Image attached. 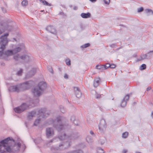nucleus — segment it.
Returning <instances> with one entry per match:
<instances>
[{"label":"nucleus","mask_w":153,"mask_h":153,"mask_svg":"<svg viewBox=\"0 0 153 153\" xmlns=\"http://www.w3.org/2000/svg\"><path fill=\"white\" fill-rule=\"evenodd\" d=\"M8 35V33H6L1 36L0 37V56L8 60L10 59V56L14 55L13 59L18 63L29 61L30 58L28 55L24 54L21 55L19 54H16L24 48L25 46L23 43L18 45H12L11 46L12 49L7 50L3 52L8 42L7 39Z\"/></svg>","instance_id":"1"},{"label":"nucleus","mask_w":153,"mask_h":153,"mask_svg":"<svg viewBox=\"0 0 153 153\" xmlns=\"http://www.w3.org/2000/svg\"><path fill=\"white\" fill-rule=\"evenodd\" d=\"M62 119L61 117H58L56 120H51L47 123L48 124H53L54 127L61 133V135L58 137L59 139L60 140H67L65 142H63L60 144L59 147H55V150H62L65 149L71 146L70 140L74 139L75 138L73 135L67 136L65 133L62 134V132L65 131L67 126L65 125H63L62 124L61 120Z\"/></svg>","instance_id":"2"},{"label":"nucleus","mask_w":153,"mask_h":153,"mask_svg":"<svg viewBox=\"0 0 153 153\" xmlns=\"http://www.w3.org/2000/svg\"><path fill=\"white\" fill-rule=\"evenodd\" d=\"M21 146L20 142L15 143L14 141L9 137L0 142V153L5 151L9 153H15L18 151Z\"/></svg>","instance_id":"3"},{"label":"nucleus","mask_w":153,"mask_h":153,"mask_svg":"<svg viewBox=\"0 0 153 153\" xmlns=\"http://www.w3.org/2000/svg\"><path fill=\"white\" fill-rule=\"evenodd\" d=\"M33 82L29 81L24 83L10 86L9 90L10 92H18L20 91L27 90L32 85Z\"/></svg>","instance_id":"4"},{"label":"nucleus","mask_w":153,"mask_h":153,"mask_svg":"<svg viewBox=\"0 0 153 153\" xmlns=\"http://www.w3.org/2000/svg\"><path fill=\"white\" fill-rule=\"evenodd\" d=\"M39 102V100L36 98L34 101L30 100L28 103V102L23 103L21 105L14 108V110L16 113H19L23 111L27 108L29 106L30 107H33L36 105Z\"/></svg>","instance_id":"5"},{"label":"nucleus","mask_w":153,"mask_h":153,"mask_svg":"<svg viewBox=\"0 0 153 153\" xmlns=\"http://www.w3.org/2000/svg\"><path fill=\"white\" fill-rule=\"evenodd\" d=\"M46 86V84L44 82H41L38 85L36 86L32 90V92L33 95L36 97L40 96L43 93L44 90Z\"/></svg>","instance_id":"6"},{"label":"nucleus","mask_w":153,"mask_h":153,"mask_svg":"<svg viewBox=\"0 0 153 153\" xmlns=\"http://www.w3.org/2000/svg\"><path fill=\"white\" fill-rule=\"evenodd\" d=\"M49 114L48 111L45 109H41L38 112V118L36 119L34 124V126H37L40 121L47 117Z\"/></svg>","instance_id":"7"},{"label":"nucleus","mask_w":153,"mask_h":153,"mask_svg":"<svg viewBox=\"0 0 153 153\" xmlns=\"http://www.w3.org/2000/svg\"><path fill=\"white\" fill-rule=\"evenodd\" d=\"M12 29L11 26L7 23H0V35L6 30L10 31Z\"/></svg>","instance_id":"8"},{"label":"nucleus","mask_w":153,"mask_h":153,"mask_svg":"<svg viewBox=\"0 0 153 153\" xmlns=\"http://www.w3.org/2000/svg\"><path fill=\"white\" fill-rule=\"evenodd\" d=\"M37 68H33L31 70L27 73L25 76L26 78H29L32 77L36 73Z\"/></svg>","instance_id":"9"},{"label":"nucleus","mask_w":153,"mask_h":153,"mask_svg":"<svg viewBox=\"0 0 153 153\" xmlns=\"http://www.w3.org/2000/svg\"><path fill=\"white\" fill-rule=\"evenodd\" d=\"M46 136L48 138H50L54 134V131L52 128H48L46 129Z\"/></svg>","instance_id":"10"},{"label":"nucleus","mask_w":153,"mask_h":153,"mask_svg":"<svg viewBox=\"0 0 153 153\" xmlns=\"http://www.w3.org/2000/svg\"><path fill=\"white\" fill-rule=\"evenodd\" d=\"M39 111H32L29 112L27 116V119L28 120L32 119L33 118L36 116L38 112Z\"/></svg>","instance_id":"11"},{"label":"nucleus","mask_w":153,"mask_h":153,"mask_svg":"<svg viewBox=\"0 0 153 153\" xmlns=\"http://www.w3.org/2000/svg\"><path fill=\"white\" fill-rule=\"evenodd\" d=\"M46 30L50 33L53 34H56V29L54 27L51 26H49L46 28Z\"/></svg>","instance_id":"12"},{"label":"nucleus","mask_w":153,"mask_h":153,"mask_svg":"<svg viewBox=\"0 0 153 153\" xmlns=\"http://www.w3.org/2000/svg\"><path fill=\"white\" fill-rule=\"evenodd\" d=\"M74 90L76 97L78 98L80 97L82 94L79 88L77 87H75L74 88Z\"/></svg>","instance_id":"13"},{"label":"nucleus","mask_w":153,"mask_h":153,"mask_svg":"<svg viewBox=\"0 0 153 153\" xmlns=\"http://www.w3.org/2000/svg\"><path fill=\"white\" fill-rule=\"evenodd\" d=\"M106 125L104 120H101L99 125V129L100 130L105 129L106 127Z\"/></svg>","instance_id":"14"},{"label":"nucleus","mask_w":153,"mask_h":153,"mask_svg":"<svg viewBox=\"0 0 153 153\" xmlns=\"http://www.w3.org/2000/svg\"><path fill=\"white\" fill-rule=\"evenodd\" d=\"M100 82V79L99 77H96L94 82V87H97L99 85Z\"/></svg>","instance_id":"15"},{"label":"nucleus","mask_w":153,"mask_h":153,"mask_svg":"<svg viewBox=\"0 0 153 153\" xmlns=\"http://www.w3.org/2000/svg\"><path fill=\"white\" fill-rule=\"evenodd\" d=\"M67 153H83L82 151L81 150H77L74 151H70Z\"/></svg>","instance_id":"16"},{"label":"nucleus","mask_w":153,"mask_h":153,"mask_svg":"<svg viewBox=\"0 0 153 153\" xmlns=\"http://www.w3.org/2000/svg\"><path fill=\"white\" fill-rule=\"evenodd\" d=\"M41 1L43 4L45 5L49 6H51V4L48 3L45 0H41Z\"/></svg>","instance_id":"17"},{"label":"nucleus","mask_w":153,"mask_h":153,"mask_svg":"<svg viewBox=\"0 0 153 153\" xmlns=\"http://www.w3.org/2000/svg\"><path fill=\"white\" fill-rule=\"evenodd\" d=\"M96 153H104V151L101 148H99L97 149Z\"/></svg>","instance_id":"18"},{"label":"nucleus","mask_w":153,"mask_h":153,"mask_svg":"<svg viewBox=\"0 0 153 153\" xmlns=\"http://www.w3.org/2000/svg\"><path fill=\"white\" fill-rule=\"evenodd\" d=\"M127 102L125 100H123L121 103V106L122 107H125L126 105Z\"/></svg>","instance_id":"19"},{"label":"nucleus","mask_w":153,"mask_h":153,"mask_svg":"<svg viewBox=\"0 0 153 153\" xmlns=\"http://www.w3.org/2000/svg\"><path fill=\"white\" fill-rule=\"evenodd\" d=\"M23 72L22 69H20L19 71H18L16 73L17 75L20 76H21Z\"/></svg>","instance_id":"20"},{"label":"nucleus","mask_w":153,"mask_h":153,"mask_svg":"<svg viewBox=\"0 0 153 153\" xmlns=\"http://www.w3.org/2000/svg\"><path fill=\"white\" fill-rule=\"evenodd\" d=\"M104 67H105V66H103V65H97L96 66V68L98 69H104Z\"/></svg>","instance_id":"21"},{"label":"nucleus","mask_w":153,"mask_h":153,"mask_svg":"<svg viewBox=\"0 0 153 153\" xmlns=\"http://www.w3.org/2000/svg\"><path fill=\"white\" fill-rule=\"evenodd\" d=\"M128 132H126L123 133L122 134V137L124 138H126L128 136Z\"/></svg>","instance_id":"22"},{"label":"nucleus","mask_w":153,"mask_h":153,"mask_svg":"<svg viewBox=\"0 0 153 153\" xmlns=\"http://www.w3.org/2000/svg\"><path fill=\"white\" fill-rule=\"evenodd\" d=\"M42 141L41 138H39L38 139H36L34 140V142L36 144H38L40 143H42Z\"/></svg>","instance_id":"23"},{"label":"nucleus","mask_w":153,"mask_h":153,"mask_svg":"<svg viewBox=\"0 0 153 153\" xmlns=\"http://www.w3.org/2000/svg\"><path fill=\"white\" fill-rule=\"evenodd\" d=\"M22 4L23 6H25L27 4V1L26 0H23L22 2Z\"/></svg>","instance_id":"24"},{"label":"nucleus","mask_w":153,"mask_h":153,"mask_svg":"<svg viewBox=\"0 0 153 153\" xmlns=\"http://www.w3.org/2000/svg\"><path fill=\"white\" fill-rule=\"evenodd\" d=\"M65 62L67 65L69 66L71 65L70 60L69 59H66L65 60Z\"/></svg>","instance_id":"25"},{"label":"nucleus","mask_w":153,"mask_h":153,"mask_svg":"<svg viewBox=\"0 0 153 153\" xmlns=\"http://www.w3.org/2000/svg\"><path fill=\"white\" fill-rule=\"evenodd\" d=\"M71 121L72 122L76 124L75 123H74V121L75 120V117L74 116H71L70 119Z\"/></svg>","instance_id":"26"},{"label":"nucleus","mask_w":153,"mask_h":153,"mask_svg":"<svg viewBox=\"0 0 153 153\" xmlns=\"http://www.w3.org/2000/svg\"><path fill=\"white\" fill-rule=\"evenodd\" d=\"M146 68V65L145 64H143L140 67L141 70H144Z\"/></svg>","instance_id":"27"},{"label":"nucleus","mask_w":153,"mask_h":153,"mask_svg":"<svg viewBox=\"0 0 153 153\" xmlns=\"http://www.w3.org/2000/svg\"><path fill=\"white\" fill-rule=\"evenodd\" d=\"M103 66H105V67H104V69H105L108 67H110V65L109 64H106L105 65H103Z\"/></svg>","instance_id":"28"},{"label":"nucleus","mask_w":153,"mask_h":153,"mask_svg":"<svg viewBox=\"0 0 153 153\" xmlns=\"http://www.w3.org/2000/svg\"><path fill=\"white\" fill-rule=\"evenodd\" d=\"M129 95H126L123 99V100H125L126 101H127L129 99Z\"/></svg>","instance_id":"29"},{"label":"nucleus","mask_w":153,"mask_h":153,"mask_svg":"<svg viewBox=\"0 0 153 153\" xmlns=\"http://www.w3.org/2000/svg\"><path fill=\"white\" fill-rule=\"evenodd\" d=\"M81 16L84 18H86V13H82L81 14Z\"/></svg>","instance_id":"30"},{"label":"nucleus","mask_w":153,"mask_h":153,"mask_svg":"<svg viewBox=\"0 0 153 153\" xmlns=\"http://www.w3.org/2000/svg\"><path fill=\"white\" fill-rule=\"evenodd\" d=\"M95 97L97 99H99L101 97V95L100 94H97Z\"/></svg>","instance_id":"31"},{"label":"nucleus","mask_w":153,"mask_h":153,"mask_svg":"<svg viewBox=\"0 0 153 153\" xmlns=\"http://www.w3.org/2000/svg\"><path fill=\"white\" fill-rule=\"evenodd\" d=\"M143 8L142 7H141L138 9V12H141L143 11Z\"/></svg>","instance_id":"32"},{"label":"nucleus","mask_w":153,"mask_h":153,"mask_svg":"<svg viewBox=\"0 0 153 153\" xmlns=\"http://www.w3.org/2000/svg\"><path fill=\"white\" fill-rule=\"evenodd\" d=\"M105 4H108L110 2V0H104Z\"/></svg>","instance_id":"33"},{"label":"nucleus","mask_w":153,"mask_h":153,"mask_svg":"<svg viewBox=\"0 0 153 153\" xmlns=\"http://www.w3.org/2000/svg\"><path fill=\"white\" fill-rule=\"evenodd\" d=\"M80 48L83 49L86 48V44H85L84 45L81 46Z\"/></svg>","instance_id":"34"},{"label":"nucleus","mask_w":153,"mask_h":153,"mask_svg":"<svg viewBox=\"0 0 153 153\" xmlns=\"http://www.w3.org/2000/svg\"><path fill=\"white\" fill-rule=\"evenodd\" d=\"M116 67L115 65L114 64L110 65V68H114Z\"/></svg>","instance_id":"35"},{"label":"nucleus","mask_w":153,"mask_h":153,"mask_svg":"<svg viewBox=\"0 0 153 153\" xmlns=\"http://www.w3.org/2000/svg\"><path fill=\"white\" fill-rule=\"evenodd\" d=\"M91 16V14L89 13H87V18L90 17Z\"/></svg>","instance_id":"36"},{"label":"nucleus","mask_w":153,"mask_h":153,"mask_svg":"<svg viewBox=\"0 0 153 153\" xmlns=\"http://www.w3.org/2000/svg\"><path fill=\"white\" fill-rule=\"evenodd\" d=\"M151 89V88L150 87H148L147 88L146 90L147 91H148L150 90Z\"/></svg>","instance_id":"37"},{"label":"nucleus","mask_w":153,"mask_h":153,"mask_svg":"<svg viewBox=\"0 0 153 153\" xmlns=\"http://www.w3.org/2000/svg\"><path fill=\"white\" fill-rule=\"evenodd\" d=\"M64 77L65 78L67 79L68 78V75L66 74H65L64 76Z\"/></svg>","instance_id":"38"},{"label":"nucleus","mask_w":153,"mask_h":153,"mask_svg":"<svg viewBox=\"0 0 153 153\" xmlns=\"http://www.w3.org/2000/svg\"><path fill=\"white\" fill-rule=\"evenodd\" d=\"M1 9H2V10L3 11V12H6V10L5 9H4V8L2 7Z\"/></svg>","instance_id":"39"},{"label":"nucleus","mask_w":153,"mask_h":153,"mask_svg":"<svg viewBox=\"0 0 153 153\" xmlns=\"http://www.w3.org/2000/svg\"><path fill=\"white\" fill-rule=\"evenodd\" d=\"M127 152V150L126 149H124L123 151V153H126Z\"/></svg>","instance_id":"40"},{"label":"nucleus","mask_w":153,"mask_h":153,"mask_svg":"<svg viewBox=\"0 0 153 153\" xmlns=\"http://www.w3.org/2000/svg\"><path fill=\"white\" fill-rule=\"evenodd\" d=\"M77 6H74V10H77Z\"/></svg>","instance_id":"41"},{"label":"nucleus","mask_w":153,"mask_h":153,"mask_svg":"<svg viewBox=\"0 0 153 153\" xmlns=\"http://www.w3.org/2000/svg\"><path fill=\"white\" fill-rule=\"evenodd\" d=\"M91 1L92 2H95L97 0H89Z\"/></svg>","instance_id":"42"},{"label":"nucleus","mask_w":153,"mask_h":153,"mask_svg":"<svg viewBox=\"0 0 153 153\" xmlns=\"http://www.w3.org/2000/svg\"><path fill=\"white\" fill-rule=\"evenodd\" d=\"M50 72L52 73V74L53 73V70L52 69H51L49 71Z\"/></svg>","instance_id":"43"},{"label":"nucleus","mask_w":153,"mask_h":153,"mask_svg":"<svg viewBox=\"0 0 153 153\" xmlns=\"http://www.w3.org/2000/svg\"><path fill=\"white\" fill-rule=\"evenodd\" d=\"M90 133L92 135H93L94 134V133L92 131H90Z\"/></svg>","instance_id":"44"},{"label":"nucleus","mask_w":153,"mask_h":153,"mask_svg":"<svg viewBox=\"0 0 153 153\" xmlns=\"http://www.w3.org/2000/svg\"><path fill=\"white\" fill-rule=\"evenodd\" d=\"M146 11H147V12H150V11H151V10H149V9H147V10H146Z\"/></svg>","instance_id":"45"},{"label":"nucleus","mask_w":153,"mask_h":153,"mask_svg":"<svg viewBox=\"0 0 153 153\" xmlns=\"http://www.w3.org/2000/svg\"><path fill=\"white\" fill-rule=\"evenodd\" d=\"M90 44L89 43H87V47L89 46Z\"/></svg>","instance_id":"46"},{"label":"nucleus","mask_w":153,"mask_h":153,"mask_svg":"<svg viewBox=\"0 0 153 153\" xmlns=\"http://www.w3.org/2000/svg\"><path fill=\"white\" fill-rule=\"evenodd\" d=\"M60 111H61L62 113H64V111L62 109H60Z\"/></svg>","instance_id":"47"},{"label":"nucleus","mask_w":153,"mask_h":153,"mask_svg":"<svg viewBox=\"0 0 153 153\" xmlns=\"http://www.w3.org/2000/svg\"><path fill=\"white\" fill-rule=\"evenodd\" d=\"M153 118V111L152 112L151 114Z\"/></svg>","instance_id":"48"},{"label":"nucleus","mask_w":153,"mask_h":153,"mask_svg":"<svg viewBox=\"0 0 153 153\" xmlns=\"http://www.w3.org/2000/svg\"><path fill=\"white\" fill-rule=\"evenodd\" d=\"M136 153H141L140 152H136Z\"/></svg>","instance_id":"49"},{"label":"nucleus","mask_w":153,"mask_h":153,"mask_svg":"<svg viewBox=\"0 0 153 153\" xmlns=\"http://www.w3.org/2000/svg\"><path fill=\"white\" fill-rule=\"evenodd\" d=\"M53 140V139L52 140H51L50 141L51 142H52V140Z\"/></svg>","instance_id":"50"},{"label":"nucleus","mask_w":153,"mask_h":153,"mask_svg":"<svg viewBox=\"0 0 153 153\" xmlns=\"http://www.w3.org/2000/svg\"><path fill=\"white\" fill-rule=\"evenodd\" d=\"M25 124H26V122H25ZM26 127H27V125H26Z\"/></svg>","instance_id":"51"},{"label":"nucleus","mask_w":153,"mask_h":153,"mask_svg":"<svg viewBox=\"0 0 153 153\" xmlns=\"http://www.w3.org/2000/svg\"><path fill=\"white\" fill-rule=\"evenodd\" d=\"M44 10H42V11H41L42 12Z\"/></svg>","instance_id":"52"},{"label":"nucleus","mask_w":153,"mask_h":153,"mask_svg":"<svg viewBox=\"0 0 153 153\" xmlns=\"http://www.w3.org/2000/svg\"><path fill=\"white\" fill-rule=\"evenodd\" d=\"M152 52H153V51H152Z\"/></svg>","instance_id":"53"}]
</instances>
